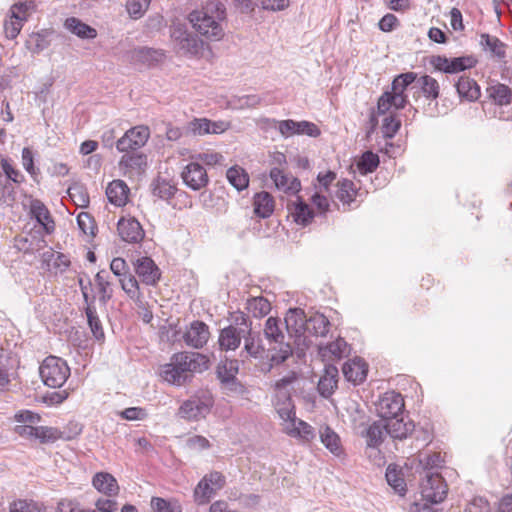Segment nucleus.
<instances>
[{
	"label": "nucleus",
	"instance_id": "nucleus-62",
	"mask_svg": "<svg viewBox=\"0 0 512 512\" xmlns=\"http://www.w3.org/2000/svg\"><path fill=\"white\" fill-rule=\"evenodd\" d=\"M77 223L81 231L86 234H93L94 226H93V220L90 217L88 213L81 212L77 216Z\"/></svg>",
	"mask_w": 512,
	"mask_h": 512
},
{
	"label": "nucleus",
	"instance_id": "nucleus-8",
	"mask_svg": "<svg viewBox=\"0 0 512 512\" xmlns=\"http://www.w3.org/2000/svg\"><path fill=\"white\" fill-rule=\"evenodd\" d=\"M226 484V477L219 471L205 474L194 489V498L199 505L207 504Z\"/></svg>",
	"mask_w": 512,
	"mask_h": 512
},
{
	"label": "nucleus",
	"instance_id": "nucleus-38",
	"mask_svg": "<svg viewBox=\"0 0 512 512\" xmlns=\"http://www.w3.org/2000/svg\"><path fill=\"white\" fill-rule=\"evenodd\" d=\"M254 213L261 217L267 218L274 211V200L273 197L266 191L257 193L254 196Z\"/></svg>",
	"mask_w": 512,
	"mask_h": 512
},
{
	"label": "nucleus",
	"instance_id": "nucleus-11",
	"mask_svg": "<svg viewBox=\"0 0 512 512\" xmlns=\"http://www.w3.org/2000/svg\"><path fill=\"white\" fill-rule=\"evenodd\" d=\"M171 37L180 52L186 55H198L203 49V41L187 30L185 25L175 24L171 30Z\"/></svg>",
	"mask_w": 512,
	"mask_h": 512
},
{
	"label": "nucleus",
	"instance_id": "nucleus-2",
	"mask_svg": "<svg viewBox=\"0 0 512 512\" xmlns=\"http://www.w3.org/2000/svg\"><path fill=\"white\" fill-rule=\"evenodd\" d=\"M226 8L219 0H209L200 9L192 11L189 22L194 30L210 41H220L224 35L223 21Z\"/></svg>",
	"mask_w": 512,
	"mask_h": 512
},
{
	"label": "nucleus",
	"instance_id": "nucleus-53",
	"mask_svg": "<svg viewBox=\"0 0 512 512\" xmlns=\"http://www.w3.org/2000/svg\"><path fill=\"white\" fill-rule=\"evenodd\" d=\"M68 195L78 207H86L89 204V195L83 186L73 185L69 187Z\"/></svg>",
	"mask_w": 512,
	"mask_h": 512
},
{
	"label": "nucleus",
	"instance_id": "nucleus-40",
	"mask_svg": "<svg viewBox=\"0 0 512 512\" xmlns=\"http://www.w3.org/2000/svg\"><path fill=\"white\" fill-rule=\"evenodd\" d=\"M487 94L497 105H508L512 101L511 89L501 83H495L487 87Z\"/></svg>",
	"mask_w": 512,
	"mask_h": 512
},
{
	"label": "nucleus",
	"instance_id": "nucleus-4",
	"mask_svg": "<svg viewBox=\"0 0 512 512\" xmlns=\"http://www.w3.org/2000/svg\"><path fill=\"white\" fill-rule=\"evenodd\" d=\"M416 79L417 74L415 72H406L396 76L392 81L391 91L384 92L378 100V113L386 114L392 108L396 110L404 108L407 104L405 91Z\"/></svg>",
	"mask_w": 512,
	"mask_h": 512
},
{
	"label": "nucleus",
	"instance_id": "nucleus-41",
	"mask_svg": "<svg viewBox=\"0 0 512 512\" xmlns=\"http://www.w3.org/2000/svg\"><path fill=\"white\" fill-rule=\"evenodd\" d=\"M330 322L323 315L316 313L308 318L305 332L315 336H325L328 333Z\"/></svg>",
	"mask_w": 512,
	"mask_h": 512
},
{
	"label": "nucleus",
	"instance_id": "nucleus-13",
	"mask_svg": "<svg viewBox=\"0 0 512 512\" xmlns=\"http://www.w3.org/2000/svg\"><path fill=\"white\" fill-rule=\"evenodd\" d=\"M376 413L383 421L398 417L404 409V400L401 394L394 391L386 392L375 403Z\"/></svg>",
	"mask_w": 512,
	"mask_h": 512
},
{
	"label": "nucleus",
	"instance_id": "nucleus-37",
	"mask_svg": "<svg viewBox=\"0 0 512 512\" xmlns=\"http://www.w3.org/2000/svg\"><path fill=\"white\" fill-rule=\"evenodd\" d=\"M308 318L302 309L294 308L289 309L285 316V325L287 330H291L296 334H302L305 332Z\"/></svg>",
	"mask_w": 512,
	"mask_h": 512
},
{
	"label": "nucleus",
	"instance_id": "nucleus-43",
	"mask_svg": "<svg viewBox=\"0 0 512 512\" xmlns=\"http://www.w3.org/2000/svg\"><path fill=\"white\" fill-rule=\"evenodd\" d=\"M154 196L169 201L178 191L176 185L165 178L158 177L152 184Z\"/></svg>",
	"mask_w": 512,
	"mask_h": 512
},
{
	"label": "nucleus",
	"instance_id": "nucleus-14",
	"mask_svg": "<svg viewBox=\"0 0 512 512\" xmlns=\"http://www.w3.org/2000/svg\"><path fill=\"white\" fill-rule=\"evenodd\" d=\"M150 137V130L147 126L138 125L129 129L118 141L116 148L120 152L136 150L143 147Z\"/></svg>",
	"mask_w": 512,
	"mask_h": 512
},
{
	"label": "nucleus",
	"instance_id": "nucleus-51",
	"mask_svg": "<svg viewBox=\"0 0 512 512\" xmlns=\"http://www.w3.org/2000/svg\"><path fill=\"white\" fill-rule=\"evenodd\" d=\"M150 2L151 0H127V12L133 19H139L147 11Z\"/></svg>",
	"mask_w": 512,
	"mask_h": 512
},
{
	"label": "nucleus",
	"instance_id": "nucleus-58",
	"mask_svg": "<svg viewBox=\"0 0 512 512\" xmlns=\"http://www.w3.org/2000/svg\"><path fill=\"white\" fill-rule=\"evenodd\" d=\"M14 419L17 425L38 424L40 422V416L29 410L17 412Z\"/></svg>",
	"mask_w": 512,
	"mask_h": 512
},
{
	"label": "nucleus",
	"instance_id": "nucleus-44",
	"mask_svg": "<svg viewBox=\"0 0 512 512\" xmlns=\"http://www.w3.org/2000/svg\"><path fill=\"white\" fill-rule=\"evenodd\" d=\"M226 176L229 183L238 191L248 187L249 176L243 168L239 166L230 167L227 170Z\"/></svg>",
	"mask_w": 512,
	"mask_h": 512
},
{
	"label": "nucleus",
	"instance_id": "nucleus-54",
	"mask_svg": "<svg viewBox=\"0 0 512 512\" xmlns=\"http://www.w3.org/2000/svg\"><path fill=\"white\" fill-rule=\"evenodd\" d=\"M386 480L388 484L399 494L405 492V482L395 468L388 466L386 471Z\"/></svg>",
	"mask_w": 512,
	"mask_h": 512
},
{
	"label": "nucleus",
	"instance_id": "nucleus-9",
	"mask_svg": "<svg viewBox=\"0 0 512 512\" xmlns=\"http://www.w3.org/2000/svg\"><path fill=\"white\" fill-rule=\"evenodd\" d=\"M268 123L272 124L273 127L277 128L281 136L284 138L293 137L295 135H306L309 137H318L321 133L320 129L313 122H309L306 120L303 121H295L292 119L288 120H266Z\"/></svg>",
	"mask_w": 512,
	"mask_h": 512
},
{
	"label": "nucleus",
	"instance_id": "nucleus-18",
	"mask_svg": "<svg viewBox=\"0 0 512 512\" xmlns=\"http://www.w3.org/2000/svg\"><path fill=\"white\" fill-rule=\"evenodd\" d=\"M118 234L127 243H139L145 232L139 221L133 217H122L117 225Z\"/></svg>",
	"mask_w": 512,
	"mask_h": 512
},
{
	"label": "nucleus",
	"instance_id": "nucleus-35",
	"mask_svg": "<svg viewBox=\"0 0 512 512\" xmlns=\"http://www.w3.org/2000/svg\"><path fill=\"white\" fill-rule=\"evenodd\" d=\"M387 434L394 439L406 438L414 429L411 421H404V418L395 417L385 422Z\"/></svg>",
	"mask_w": 512,
	"mask_h": 512
},
{
	"label": "nucleus",
	"instance_id": "nucleus-48",
	"mask_svg": "<svg viewBox=\"0 0 512 512\" xmlns=\"http://www.w3.org/2000/svg\"><path fill=\"white\" fill-rule=\"evenodd\" d=\"M247 309L254 317L261 318L270 312L271 305L264 297H254L247 301Z\"/></svg>",
	"mask_w": 512,
	"mask_h": 512
},
{
	"label": "nucleus",
	"instance_id": "nucleus-49",
	"mask_svg": "<svg viewBox=\"0 0 512 512\" xmlns=\"http://www.w3.org/2000/svg\"><path fill=\"white\" fill-rule=\"evenodd\" d=\"M151 508L152 512H182V506L177 500H166L160 497L151 499Z\"/></svg>",
	"mask_w": 512,
	"mask_h": 512
},
{
	"label": "nucleus",
	"instance_id": "nucleus-50",
	"mask_svg": "<svg viewBox=\"0 0 512 512\" xmlns=\"http://www.w3.org/2000/svg\"><path fill=\"white\" fill-rule=\"evenodd\" d=\"M378 165L379 157L371 151L365 152L357 163V167L362 174L373 172Z\"/></svg>",
	"mask_w": 512,
	"mask_h": 512
},
{
	"label": "nucleus",
	"instance_id": "nucleus-34",
	"mask_svg": "<svg viewBox=\"0 0 512 512\" xmlns=\"http://www.w3.org/2000/svg\"><path fill=\"white\" fill-rule=\"evenodd\" d=\"M129 188L122 180H113L106 189V195L110 203L121 207L128 200Z\"/></svg>",
	"mask_w": 512,
	"mask_h": 512
},
{
	"label": "nucleus",
	"instance_id": "nucleus-42",
	"mask_svg": "<svg viewBox=\"0 0 512 512\" xmlns=\"http://www.w3.org/2000/svg\"><path fill=\"white\" fill-rule=\"evenodd\" d=\"M95 283L99 293V300L105 305L113 296L109 273L105 270L99 271L95 276Z\"/></svg>",
	"mask_w": 512,
	"mask_h": 512
},
{
	"label": "nucleus",
	"instance_id": "nucleus-31",
	"mask_svg": "<svg viewBox=\"0 0 512 512\" xmlns=\"http://www.w3.org/2000/svg\"><path fill=\"white\" fill-rule=\"evenodd\" d=\"M79 283H80V287H81V291H82L84 300L87 303L86 315H87V320H88V324L91 329V332H92L93 336L95 337V339H97L98 341L103 340L104 339V331H103V328L101 325V321L97 316L95 307L91 306L88 303L89 296L87 293V286L83 285L82 280H80Z\"/></svg>",
	"mask_w": 512,
	"mask_h": 512
},
{
	"label": "nucleus",
	"instance_id": "nucleus-21",
	"mask_svg": "<svg viewBox=\"0 0 512 512\" xmlns=\"http://www.w3.org/2000/svg\"><path fill=\"white\" fill-rule=\"evenodd\" d=\"M80 431L81 428L78 424L73 425V432L71 433H66L54 427L37 426L36 440L41 443H53L57 440L68 441L77 436Z\"/></svg>",
	"mask_w": 512,
	"mask_h": 512
},
{
	"label": "nucleus",
	"instance_id": "nucleus-17",
	"mask_svg": "<svg viewBox=\"0 0 512 512\" xmlns=\"http://www.w3.org/2000/svg\"><path fill=\"white\" fill-rule=\"evenodd\" d=\"M181 178L184 184L194 191L201 190L209 182L205 168L198 162L188 163L181 172Z\"/></svg>",
	"mask_w": 512,
	"mask_h": 512
},
{
	"label": "nucleus",
	"instance_id": "nucleus-23",
	"mask_svg": "<svg viewBox=\"0 0 512 512\" xmlns=\"http://www.w3.org/2000/svg\"><path fill=\"white\" fill-rule=\"evenodd\" d=\"M270 178L276 188L286 194L294 195L301 189V183L297 178L284 174L279 168H273L270 171Z\"/></svg>",
	"mask_w": 512,
	"mask_h": 512
},
{
	"label": "nucleus",
	"instance_id": "nucleus-28",
	"mask_svg": "<svg viewBox=\"0 0 512 512\" xmlns=\"http://www.w3.org/2000/svg\"><path fill=\"white\" fill-rule=\"evenodd\" d=\"M455 86L462 101L475 102L481 95L479 85L472 78L461 76Z\"/></svg>",
	"mask_w": 512,
	"mask_h": 512
},
{
	"label": "nucleus",
	"instance_id": "nucleus-15",
	"mask_svg": "<svg viewBox=\"0 0 512 512\" xmlns=\"http://www.w3.org/2000/svg\"><path fill=\"white\" fill-rule=\"evenodd\" d=\"M239 371V361L237 359L223 358L217 367V376L225 387L234 392H241L243 387L237 381L236 375Z\"/></svg>",
	"mask_w": 512,
	"mask_h": 512
},
{
	"label": "nucleus",
	"instance_id": "nucleus-59",
	"mask_svg": "<svg viewBox=\"0 0 512 512\" xmlns=\"http://www.w3.org/2000/svg\"><path fill=\"white\" fill-rule=\"evenodd\" d=\"M147 415L146 410L141 407H129L119 412V416L128 421L143 420Z\"/></svg>",
	"mask_w": 512,
	"mask_h": 512
},
{
	"label": "nucleus",
	"instance_id": "nucleus-7",
	"mask_svg": "<svg viewBox=\"0 0 512 512\" xmlns=\"http://www.w3.org/2000/svg\"><path fill=\"white\" fill-rule=\"evenodd\" d=\"M235 322L239 326L229 325L219 333L218 345L221 351L228 352L238 349L245 332H249V323L244 313L237 315Z\"/></svg>",
	"mask_w": 512,
	"mask_h": 512
},
{
	"label": "nucleus",
	"instance_id": "nucleus-20",
	"mask_svg": "<svg viewBox=\"0 0 512 512\" xmlns=\"http://www.w3.org/2000/svg\"><path fill=\"white\" fill-rule=\"evenodd\" d=\"M146 166L147 157L144 154H125L119 161V169L129 178L141 175Z\"/></svg>",
	"mask_w": 512,
	"mask_h": 512
},
{
	"label": "nucleus",
	"instance_id": "nucleus-29",
	"mask_svg": "<svg viewBox=\"0 0 512 512\" xmlns=\"http://www.w3.org/2000/svg\"><path fill=\"white\" fill-rule=\"evenodd\" d=\"M244 347L243 352L254 359H262L266 355L267 350L262 344L259 335L252 331L251 323H249V332H245L243 337Z\"/></svg>",
	"mask_w": 512,
	"mask_h": 512
},
{
	"label": "nucleus",
	"instance_id": "nucleus-45",
	"mask_svg": "<svg viewBox=\"0 0 512 512\" xmlns=\"http://www.w3.org/2000/svg\"><path fill=\"white\" fill-rule=\"evenodd\" d=\"M30 210L36 220L47 230H50L49 224L53 225L50 213L45 205L40 200H33L31 202Z\"/></svg>",
	"mask_w": 512,
	"mask_h": 512
},
{
	"label": "nucleus",
	"instance_id": "nucleus-56",
	"mask_svg": "<svg viewBox=\"0 0 512 512\" xmlns=\"http://www.w3.org/2000/svg\"><path fill=\"white\" fill-rule=\"evenodd\" d=\"M188 130L197 136L210 134V120L207 118H195L189 122Z\"/></svg>",
	"mask_w": 512,
	"mask_h": 512
},
{
	"label": "nucleus",
	"instance_id": "nucleus-47",
	"mask_svg": "<svg viewBox=\"0 0 512 512\" xmlns=\"http://www.w3.org/2000/svg\"><path fill=\"white\" fill-rule=\"evenodd\" d=\"M416 80L426 98L436 99L439 96L440 87L436 79L429 75H424Z\"/></svg>",
	"mask_w": 512,
	"mask_h": 512
},
{
	"label": "nucleus",
	"instance_id": "nucleus-57",
	"mask_svg": "<svg viewBox=\"0 0 512 512\" xmlns=\"http://www.w3.org/2000/svg\"><path fill=\"white\" fill-rule=\"evenodd\" d=\"M186 447L195 452L206 450L210 447L209 440L201 435H193L186 440Z\"/></svg>",
	"mask_w": 512,
	"mask_h": 512
},
{
	"label": "nucleus",
	"instance_id": "nucleus-39",
	"mask_svg": "<svg viewBox=\"0 0 512 512\" xmlns=\"http://www.w3.org/2000/svg\"><path fill=\"white\" fill-rule=\"evenodd\" d=\"M64 26L68 31L82 39H94L97 36V31L94 28L75 17L67 18Z\"/></svg>",
	"mask_w": 512,
	"mask_h": 512
},
{
	"label": "nucleus",
	"instance_id": "nucleus-24",
	"mask_svg": "<svg viewBox=\"0 0 512 512\" xmlns=\"http://www.w3.org/2000/svg\"><path fill=\"white\" fill-rule=\"evenodd\" d=\"M93 487L107 497H116L119 493V485L116 478L108 472H98L92 479Z\"/></svg>",
	"mask_w": 512,
	"mask_h": 512
},
{
	"label": "nucleus",
	"instance_id": "nucleus-55",
	"mask_svg": "<svg viewBox=\"0 0 512 512\" xmlns=\"http://www.w3.org/2000/svg\"><path fill=\"white\" fill-rule=\"evenodd\" d=\"M401 126V121L394 114L383 119L382 131L385 138H393Z\"/></svg>",
	"mask_w": 512,
	"mask_h": 512
},
{
	"label": "nucleus",
	"instance_id": "nucleus-19",
	"mask_svg": "<svg viewBox=\"0 0 512 512\" xmlns=\"http://www.w3.org/2000/svg\"><path fill=\"white\" fill-rule=\"evenodd\" d=\"M210 336L209 327L202 321H193L183 334L187 346L195 349L202 348Z\"/></svg>",
	"mask_w": 512,
	"mask_h": 512
},
{
	"label": "nucleus",
	"instance_id": "nucleus-12",
	"mask_svg": "<svg viewBox=\"0 0 512 512\" xmlns=\"http://www.w3.org/2000/svg\"><path fill=\"white\" fill-rule=\"evenodd\" d=\"M212 405L211 395L205 392L201 396H193L183 402L179 408V415L187 420H199L210 412Z\"/></svg>",
	"mask_w": 512,
	"mask_h": 512
},
{
	"label": "nucleus",
	"instance_id": "nucleus-64",
	"mask_svg": "<svg viewBox=\"0 0 512 512\" xmlns=\"http://www.w3.org/2000/svg\"><path fill=\"white\" fill-rule=\"evenodd\" d=\"M9 512H39L36 505L27 501L19 500L10 505Z\"/></svg>",
	"mask_w": 512,
	"mask_h": 512
},
{
	"label": "nucleus",
	"instance_id": "nucleus-6",
	"mask_svg": "<svg viewBox=\"0 0 512 512\" xmlns=\"http://www.w3.org/2000/svg\"><path fill=\"white\" fill-rule=\"evenodd\" d=\"M43 383L52 388L61 387L70 375L67 363L56 356L47 357L39 368Z\"/></svg>",
	"mask_w": 512,
	"mask_h": 512
},
{
	"label": "nucleus",
	"instance_id": "nucleus-27",
	"mask_svg": "<svg viewBox=\"0 0 512 512\" xmlns=\"http://www.w3.org/2000/svg\"><path fill=\"white\" fill-rule=\"evenodd\" d=\"M283 431L287 435L293 438L301 439L305 442L313 440L316 436L315 430L310 424L297 419L296 417L293 421L288 422V425L283 428Z\"/></svg>",
	"mask_w": 512,
	"mask_h": 512
},
{
	"label": "nucleus",
	"instance_id": "nucleus-61",
	"mask_svg": "<svg viewBox=\"0 0 512 512\" xmlns=\"http://www.w3.org/2000/svg\"><path fill=\"white\" fill-rule=\"evenodd\" d=\"M122 289L130 296L135 297L138 293V282L135 277L129 275L119 279Z\"/></svg>",
	"mask_w": 512,
	"mask_h": 512
},
{
	"label": "nucleus",
	"instance_id": "nucleus-22",
	"mask_svg": "<svg viewBox=\"0 0 512 512\" xmlns=\"http://www.w3.org/2000/svg\"><path fill=\"white\" fill-rule=\"evenodd\" d=\"M135 272L141 281L147 285H154L160 278V270L149 257L138 258L135 263Z\"/></svg>",
	"mask_w": 512,
	"mask_h": 512
},
{
	"label": "nucleus",
	"instance_id": "nucleus-5",
	"mask_svg": "<svg viewBox=\"0 0 512 512\" xmlns=\"http://www.w3.org/2000/svg\"><path fill=\"white\" fill-rule=\"evenodd\" d=\"M297 379L295 372L279 379L275 383L274 406L277 414L282 420V428L295 419V406L291 399V392L294 391V383Z\"/></svg>",
	"mask_w": 512,
	"mask_h": 512
},
{
	"label": "nucleus",
	"instance_id": "nucleus-63",
	"mask_svg": "<svg viewBox=\"0 0 512 512\" xmlns=\"http://www.w3.org/2000/svg\"><path fill=\"white\" fill-rule=\"evenodd\" d=\"M112 498H99L95 503L96 508L100 512H115L117 510V502Z\"/></svg>",
	"mask_w": 512,
	"mask_h": 512
},
{
	"label": "nucleus",
	"instance_id": "nucleus-33",
	"mask_svg": "<svg viewBox=\"0 0 512 512\" xmlns=\"http://www.w3.org/2000/svg\"><path fill=\"white\" fill-rule=\"evenodd\" d=\"M338 383V369L336 366L327 364L324 369V374L318 382V391L324 397H329Z\"/></svg>",
	"mask_w": 512,
	"mask_h": 512
},
{
	"label": "nucleus",
	"instance_id": "nucleus-36",
	"mask_svg": "<svg viewBox=\"0 0 512 512\" xmlns=\"http://www.w3.org/2000/svg\"><path fill=\"white\" fill-rule=\"evenodd\" d=\"M387 434L385 421L373 422L365 431L363 436L366 438L367 446L371 448L379 447Z\"/></svg>",
	"mask_w": 512,
	"mask_h": 512
},
{
	"label": "nucleus",
	"instance_id": "nucleus-52",
	"mask_svg": "<svg viewBox=\"0 0 512 512\" xmlns=\"http://www.w3.org/2000/svg\"><path fill=\"white\" fill-rule=\"evenodd\" d=\"M476 59L473 56H461L450 59V74L458 73L475 66Z\"/></svg>",
	"mask_w": 512,
	"mask_h": 512
},
{
	"label": "nucleus",
	"instance_id": "nucleus-60",
	"mask_svg": "<svg viewBox=\"0 0 512 512\" xmlns=\"http://www.w3.org/2000/svg\"><path fill=\"white\" fill-rule=\"evenodd\" d=\"M22 165L31 176H35L37 174L38 169L34 166L33 152L28 147H25L22 150Z\"/></svg>",
	"mask_w": 512,
	"mask_h": 512
},
{
	"label": "nucleus",
	"instance_id": "nucleus-30",
	"mask_svg": "<svg viewBox=\"0 0 512 512\" xmlns=\"http://www.w3.org/2000/svg\"><path fill=\"white\" fill-rule=\"evenodd\" d=\"M348 353V344L343 338H337L334 342L319 346V355L323 361H335Z\"/></svg>",
	"mask_w": 512,
	"mask_h": 512
},
{
	"label": "nucleus",
	"instance_id": "nucleus-1",
	"mask_svg": "<svg viewBox=\"0 0 512 512\" xmlns=\"http://www.w3.org/2000/svg\"><path fill=\"white\" fill-rule=\"evenodd\" d=\"M209 368V359L198 352L174 353L168 363L159 367L161 379L170 385L183 386L190 382L195 373Z\"/></svg>",
	"mask_w": 512,
	"mask_h": 512
},
{
	"label": "nucleus",
	"instance_id": "nucleus-3",
	"mask_svg": "<svg viewBox=\"0 0 512 512\" xmlns=\"http://www.w3.org/2000/svg\"><path fill=\"white\" fill-rule=\"evenodd\" d=\"M280 325V320L269 317L264 326V336L268 342L267 356L272 365H279L292 355V347L286 341V336Z\"/></svg>",
	"mask_w": 512,
	"mask_h": 512
},
{
	"label": "nucleus",
	"instance_id": "nucleus-32",
	"mask_svg": "<svg viewBox=\"0 0 512 512\" xmlns=\"http://www.w3.org/2000/svg\"><path fill=\"white\" fill-rule=\"evenodd\" d=\"M289 215L293 220L302 226L307 225L313 218V211L307 203L297 197L295 201L288 204Z\"/></svg>",
	"mask_w": 512,
	"mask_h": 512
},
{
	"label": "nucleus",
	"instance_id": "nucleus-16",
	"mask_svg": "<svg viewBox=\"0 0 512 512\" xmlns=\"http://www.w3.org/2000/svg\"><path fill=\"white\" fill-rule=\"evenodd\" d=\"M32 2L15 4L10 9V19L5 22L4 30L9 39H14L20 33L23 22L27 20Z\"/></svg>",
	"mask_w": 512,
	"mask_h": 512
},
{
	"label": "nucleus",
	"instance_id": "nucleus-25",
	"mask_svg": "<svg viewBox=\"0 0 512 512\" xmlns=\"http://www.w3.org/2000/svg\"><path fill=\"white\" fill-rule=\"evenodd\" d=\"M319 438L325 448L336 457L344 455V448L339 435L329 426L321 425L319 428Z\"/></svg>",
	"mask_w": 512,
	"mask_h": 512
},
{
	"label": "nucleus",
	"instance_id": "nucleus-26",
	"mask_svg": "<svg viewBox=\"0 0 512 512\" xmlns=\"http://www.w3.org/2000/svg\"><path fill=\"white\" fill-rule=\"evenodd\" d=\"M342 371L349 382L360 384L366 379L368 367L363 359L356 357L347 361Z\"/></svg>",
	"mask_w": 512,
	"mask_h": 512
},
{
	"label": "nucleus",
	"instance_id": "nucleus-46",
	"mask_svg": "<svg viewBox=\"0 0 512 512\" xmlns=\"http://www.w3.org/2000/svg\"><path fill=\"white\" fill-rule=\"evenodd\" d=\"M356 189L352 181L344 179L338 182L336 197L344 204L350 206L355 200Z\"/></svg>",
	"mask_w": 512,
	"mask_h": 512
},
{
	"label": "nucleus",
	"instance_id": "nucleus-10",
	"mask_svg": "<svg viewBox=\"0 0 512 512\" xmlns=\"http://www.w3.org/2000/svg\"><path fill=\"white\" fill-rule=\"evenodd\" d=\"M422 501L437 504L447 495V485L438 473L427 472L420 484Z\"/></svg>",
	"mask_w": 512,
	"mask_h": 512
}]
</instances>
